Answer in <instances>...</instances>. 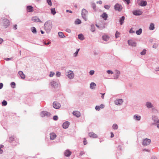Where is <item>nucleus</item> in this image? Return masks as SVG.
I'll use <instances>...</instances> for the list:
<instances>
[{
	"instance_id": "nucleus-41",
	"label": "nucleus",
	"mask_w": 159,
	"mask_h": 159,
	"mask_svg": "<svg viewBox=\"0 0 159 159\" xmlns=\"http://www.w3.org/2000/svg\"><path fill=\"white\" fill-rule=\"evenodd\" d=\"M4 146L3 145H0V153L2 154L3 152V151L2 150L1 148H3Z\"/></svg>"
},
{
	"instance_id": "nucleus-28",
	"label": "nucleus",
	"mask_w": 159,
	"mask_h": 159,
	"mask_svg": "<svg viewBox=\"0 0 159 159\" xmlns=\"http://www.w3.org/2000/svg\"><path fill=\"white\" fill-rule=\"evenodd\" d=\"M152 119L156 123H159V119L157 120V116H152Z\"/></svg>"
},
{
	"instance_id": "nucleus-61",
	"label": "nucleus",
	"mask_w": 159,
	"mask_h": 159,
	"mask_svg": "<svg viewBox=\"0 0 159 159\" xmlns=\"http://www.w3.org/2000/svg\"><path fill=\"white\" fill-rule=\"evenodd\" d=\"M66 12H69L70 13H72V12L71 11H70L69 10H66Z\"/></svg>"
},
{
	"instance_id": "nucleus-27",
	"label": "nucleus",
	"mask_w": 159,
	"mask_h": 159,
	"mask_svg": "<svg viewBox=\"0 0 159 159\" xmlns=\"http://www.w3.org/2000/svg\"><path fill=\"white\" fill-rule=\"evenodd\" d=\"M155 28L154 25L153 23H151L150 25L149 29L150 30H153Z\"/></svg>"
},
{
	"instance_id": "nucleus-32",
	"label": "nucleus",
	"mask_w": 159,
	"mask_h": 159,
	"mask_svg": "<svg viewBox=\"0 0 159 159\" xmlns=\"http://www.w3.org/2000/svg\"><path fill=\"white\" fill-rule=\"evenodd\" d=\"M58 34L60 37L61 38H63L65 37V36L63 33L61 32H59L58 33Z\"/></svg>"
},
{
	"instance_id": "nucleus-52",
	"label": "nucleus",
	"mask_w": 159,
	"mask_h": 159,
	"mask_svg": "<svg viewBox=\"0 0 159 159\" xmlns=\"http://www.w3.org/2000/svg\"><path fill=\"white\" fill-rule=\"evenodd\" d=\"M94 71L93 70H91L90 71L89 73L91 75H92L94 74Z\"/></svg>"
},
{
	"instance_id": "nucleus-62",
	"label": "nucleus",
	"mask_w": 159,
	"mask_h": 159,
	"mask_svg": "<svg viewBox=\"0 0 159 159\" xmlns=\"http://www.w3.org/2000/svg\"><path fill=\"white\" fill-rule=\"evenodd\" d=\"M3 41V40L2 39L0 38V44L2 43Z\"/></svg>"
},
{
	"instance_id": "nucleus-58",
	"label": "nucleus",
	"mask_w": 159,
	"mask_h": 159,
	"mask_svg": "<svg viewBox=\"0 0 159 159\" xmlns=\"http://www.w3.org/2000/svg\"><path fill=\"white\" fill-rule=\"evenodd\" d=\"M3 86V84L2 83H0V89H1Z\"/></svg>"
},
{
	"instance_id": "nucleus-23",
	"label": "nucleus",
	"mask_w": 159,
	"mask_h": 159,
	"mask_svg": "<svg viewBox=\"0 0 159 159\" xmlns=\"http://www.w3.org/2000/svg\"><path fill=\"white\" fill-rule=\"evenodd\" d=\"M41 116L43 117L45 116H48L50 115V114L46 111H43L41 113Z\"/></svg>"
},
{
	"instance_id": "nucleus-29",
	"label": "nucleus",
	"mask_w": 159,
	"mask_h": 159,
	"mask_svg": "<svg viewBox=\"0 0 159 159\" xmlns=\"http://www.w3.org/2000/svg\"><path fill=\"white\" fill-rule=\"evenodd\" d=\"M134 117L136 120H140L141 117L140 116H138L135 115L134 116Z\"/></svg>"
},
{
	"instance_id": "nucleus-51",
	"label": "nucleus",
	"mask_w": 159,
	"mask_h": 159,
	"mask_svg": "<svg viewBox=\"0 0 159 159\" xmlns=\"http://www.w3.org/2000/svg\"><path fill=\"white\" fill-rule=\"evenodd\" d=\"M84 145H86L87 144V141L85 138L84 139Z\"/></svg>"
},
{
	"instance_id": "nucleus-43",
	"label": "nucleus",
	"mask_w": 159,
	"mask_h": 159,
	"mask_svg": "<svg viewBox=\"0 0 159 159\" xmlns=\"http://www.w3.org/2000/svg\"><path fill=\"white\" fill-rule=\"evenodd\" d=\"M47 1L49 5L50 6H52V3L51 0H47Z\"/></svg>"
},
{
	"instance_id": "nucleus-4",
	"label": "nucleus",
	"mask_w": 159,
	"mask_h": 159,
	"mask_svg": "<svg viewBox=\"0 0 159 159\" xmlns=\"http://www.w3.org/2000/svg\"><path fill=\"white\" fill-rule=\"evenodd\" d=\"M114 8L116 10L120 11L122 9V7L121 5L116 3L114 6Z\"/></svg>"
},
{
	"instance_id": "nucleus-31",
	"label": "nucleus",
	"mask_w": 159,
	"mask_h": 159,
	"mask_svg": "<svg viewBox=\"0 0 159 159\" xmlns=\"http://www.w3.org/2000/svg\"><path fill=\"white\" fill-rule=\"evenodd\" d=\"M78 38L81 40H83L84 39V36L82 34H80L78 35Z\"/></svg>"
},
{
	"instance_id": "nucleus-24",
	"label": "nucleus",
	"mask_w": 159,
	"mask_h": 159,
	"mask_svg": "<svg viewBox=\"0 0 159 159\" xmlns=\"http://www.w3.org/2000/svg\"><path fill=\"white\" fill-rule=\"evenodd\" d=\"M110 38V37L107 35H104L102 36V39L103 40L105 41L108 40Z\"/></svg>"
},
{
	"instance_id": "nucleus-36",
	"label": "nucleus",
	"mask_w": 159,
	"mask_h": 159,
	"mask_svg": "<svg viewBox=\"0 0 159 159\" xmlns=\"http://www.w3.org/2000/svg\"><path fill=\"white\" fill-rule=\"evenodd\" d=\"M75 22L76 24H79L81 23V22L80 20L78 19L75 21Z\"/></svg>"
},
{
	"instance_id": "nucleus-42",
	"label": "nucleus",
	"mask_w": 159,
	"mask_h": 159,
	"mask_svg": "<svg viewBox=\"0 0 159 159\" xmlns=\"http://www.w3.org/2000/svg\"><path fill=\"white\" fill-rule=\"evenodd\" d=\"M91 30L92 32H94L95 31V28L93 25H91Z\"/></svg>"
},
{
	"instance_id": "nucleus-39",
	"label": "nucleus",
	"mask_w": 159,
	"mask_h": 159,
	"mask_svg": "<svg viewBox=\"0 0 159 159\" xmlns=\"http://www.w3.org/2000/svg\"><path fill=\"white\" fill-rule=\"evenodd\" d=\"M7 104V102L6 101L4 100L2 102V105L3 106H5Z\"/></svg>"
},
{
	"instance_id": "nucleus-48",
	"label": "nucleus",
	"mask_w": 159,
	"mask_h": 159,
	"mask_svg": "<svg viewBox=\"0 0 159 159\" xmlns=\"http://www.w3.org/2000/svg\"><path fill=\"white\" fill-rule=\"evenodd\" d=\"M79 50H80V49H77V50L76 52L74 54H75V57H76L77 56Z\"/></svg>"
},
{
	"instance_id": "nucleus-1",
	"label": "nucleus",
	"mask_w": 159,
	"mask_h": 159,
	"mask_svg": "<svg viewBox=\"0 0 159 159\" xmlns=\"http://www.w3.org/2000/svg\"><path fill=\"white\" fill-rule=\"evenodd\" d=\"M52 27V24L50 21H48L45 23L44 28L47 32H49Z\"/></svg>"
},
{
	"instance_id": "nucleus-34",
	"label": "nucleus",
	"mask_w": 159,
	"mask_h": 159,
	"mask_svg": "<svg viewBox=\"0 0 159 159\" xmlns=\"http://www.w3.org/2000/svg\"><path fill=\"white\" fill-rule=\"evenodd\" d=\"M146 106L150 108L152 107V104L150 102H147L146 103Z\"/></svg>"
},
{
	"instance_id": "nucleus-18",
	"label": "nucleus",
	"mask_w": 159,
	"mask_h": 159,
	"mask_svg": "<svg viewBox=\"0 0 159 159\" xmlns=\"http://www.w3.org/2000/svg\"><path fill=\"white\" fill-rule=\"evenodd\" d=\"M56 135L54 133H52L50 134V139L51 140H53L56 138Z\"/></svg>"
},
{
	"instance_id": "nucleus-3",
	"label": "nucleus",
	"mask_w": 159,
	"mask_h": 159,
	"mask_svg": "<svg viewBox=\"0 0 159 159\" xmlns=\"http://www.w3.org/2000/svg\"><path fill=\"white\" fill-rule=\"evenodd\" d=\"M88 14V12L86 10L83 9L82 11V16L83 18L85 20H87V15Z\"/></svg>"
},
{
	"instance_id": "nucleus-7",
	"label": "nucleus",
	"mask_w": 159,
	"mask_h": 159,
	"mask_svg": "<svg viewBox=\"0 0 159 159\" xmlns=\"http://www.w3.org/2000/svg\"><path fill=\"white\" fill-rule=\"evenodd\" d=\"M129 45L132 47H135L136 45V43L132 40H129L128 41Z\"/></svg>"
},
{
	"instance_id": "nucleus-17",
	"label": "nucleus",
	"mask_w": 159,
	"mask_h": 159,
	"mask_svg": "<svg viewBox=\"0 0 159 159\" xmlns=\"http://www.w3.org/2000/svg\"><path fill=\"white\" fill-rule=\"evenodd\" d=\"M27 11L29 12H33L34 11L33 8L31 6H28L27 7Z\"/></svg>"
},
{
	"instance_id": "nucleus-53",
	"label": "nucleus",
	"mask_w": 159,
	"mask_h": 159,
	"mask_svg": "<svg viewBox=\"0 0 159 159\" xmlns=\"http://www.w3.org/2000/svg\"><path fill=\"white\" fill-rule=\"evenodd\" d=\"M123 0L124 2H126L128 4H129L130 2V0Z\"/></svg>"
},
{
	"instance_id": "nucleus-54",
	"label": "nucleus",
	"mask_w": 159,
	"mask_h": 159,
	"mask_svg": "<svg viewBox=\"0 0 159 159\" xmlns=\"http://www.w3.org/2000/svg\"><path fill=\"white\" fill-rule=\"evenodd\" d=\"M53 118L54 120H57L58 119V117L56 116H53Z\"/></svg>"
},
{
	"instance_id": "nucleus-56",
	"label": "nucleus",
	"mask_w": 159,
	"mask_h": 159,
	"mask_svg": "<svg viewBox=\"0 0 159 159\" xmlns=\"http://www.w3.org/2000/svg\"><path fill=\"white\" fill-rule=\"evenodd\" d=\"M157 47V45L156 44H154L153 46V47L154 48H156Z\"/></svg>"
},
{
	"instance_id": "nucleus-35",
	"label": "nucleus",
	"mask_w": 159,
	"mask_h": 159,
	"mask_svg": "<svg viewBox=\"0 0 159 159\" xmlns=\"http://www.w3.org/2000/svg\"><path fill=\"white\" fill-rule=\"evenodd\" d=\"M51 13L53 15H54L56 13V12L55 11V10L54 8H52L51 9Z\"/></svg>"
},
{
	"instance_id": "nucleus-22",
	"label": "nucleus",
	"mask_w": 159,
	"mask_h": 159,
	"mask_svg": "<svg viewBox=\"0 0 159 159\" xmlns=\"http://www.w3.org/2000/svg\"><path fill=\"white\" fill-rule=\"evenodd\" d=\"M18 74L22 79H25V75L24 74L23 72L22 71H19Z\"/></svg>"
},
{
	"instance_id": "nucleus-46",
	"label": "nucleus",
	"mask_w": 159,
	"mask_h": 159,
	"mask_svg": "<svg viewBox=\"0 0 159 159\" xmlns=\"http://www.w3.org/2000/svg\"><path fill=\"white\" fill-rule=\"evenodd\" d=\"M61 75V73L59 72H57L56 75V76L57 77H60Z\"/></svg>"
},
{
	"instance_id": "nucleus-45",
	"label": "nucleus",
	"mask_w": 159,
	"mask_h": 159,
	"mask_svg": "<svg viewBox=\"0 0 159 159\" xmlns=\"http://www.w3.org/2000/svg\"><path fill=\"white\" fill-rule=\"evenodd\" d=\"M146 49H143V51L141 52V54L142 55H145L146 53Z\"/></svg>"
},
{
	"instance_id": "nucleus-15",
	"label": "nucleus",
	"mask_w": 159,
	"mask_h": 159,
	"mask_svg": "<svg viewBox=\"0 0 159 159\" xmlns=\"http://www.w3.org/2000/svg\"><path fill=\"white\" fill-rule=\"evenodd\" d=\"M104 105L102 104H101L100 106H96L95 107V109L97 111H99L101 109L104 108Z\"/></svg>"
},
{
	"instance_id": "nucleus-6",
	"label": "nucleus",
	"mask_w": 159,
	"mask_h": 159,
	"mask_svg": "<svg viewBox=\"0 0 159 159\" xmlns=\"http://www.w3.org/2000/svg\"><path fill=\"white\" fill-rule=\"evenodd\" d=\"M53 106L54 108L58 109L59 108L61 107L60 104L57 102H54L53 103Z\"/></svg>"
},
{
	"instance_id": "nucleus-63",
	"label": "nucleus",
	"mask_w": 159,
	"mask_h": 159,
	"mask_svg": "<svg viewBox=\"0 0 159 159\" xmlns=\"http://www.w3.org/2000/svg\"><path fill=\"white\" fill-rule=\"evenodd\" d=\"M14 28L15 30H16L17 29V25H14Z\"/></svg>"
},
{
	"instance_id": "nucleus-33",
	"label": "nucleus",
	"mask_w": 159,
	"mask_h": 159,
	"mask_svg": "<svg viewBox=\"0 0 159 159\" xmlns=\"http://www.w3.org/2000/svg\"><path fill=\"white\" fill-rule=\"evenodd\" d=\"M112 128L114 129H117L118 128V126L116 124H114L112 126Z\"/></svg>"
},
{
	"instance_id": "nucleus-13",
	"label": "nucleus",
	"mask_w": 159,
	"mask_h": 159,
	"mask_svg": "<svg viewBox=\"0 0 159 159\" xmlns=\"http://www.w3.org/2000/svg\"><path fill=\"white\" fill-rule=\"evenodd\" d=\"M123 102V101L121 99H118L115 100V103L116 105H120Z\"/></svg>"
},
{
	"instance_id": "nucleus-5",
	"label": "nucleus",
	"mask_w": 159,
	"mask_h": 159,
	"mask_svg": "<svg viewBox=\"0 0 159 159\" xmlns=\"http://www.w3.org/2000/svg\"><path fill=\"white\" fill-rule=\"evenodd\" d=\"M151 142V140L150 139L146 138L143 140V144L144 145L147 146Z\"/></svg>"
},
{
	"instance_id": "nucleus-59",
	"label": "nucleus",
	"mask_w": 159,
	"mask_h": 159,
	"mask_svg": "<svg viewBox=\"0 0 159 159\" xmlns=\"http://www.w3.org/2000/svg\"><path fill=\"white\" fill-rule=\"evenodd\" d=\"M111 138H113V137H114V134H113V133L112 132H111Z\"/></svg>"
},
{
	"instance_id": "nucleus-60",
	"label": "nucleus",
	"mask_w": 159,
	"mask_h": 159,
	"mask_svg": "<svg viewBox=\"0 0 159 159\" xmlns=\"http://www.w3.org/2000/svg\"><path fill=\"white\" fill-rule=\"evenodd\" d=\"M66 32H68V33H70V32H71L70 30V29H66Z\"/></svg>"
},
{
	"instance_id": "nucleus-47",
	"label": "nucleus",
	"mask_w": 159,
	"mask_h": 159,
	"mask_svg": "<svg viewBox=\"0 0 159 159\" xmlns=\"http://www.w3.org/2000/svg\"><path fill=\"white\" fill-rule=\"evenodd\" d=\"M54 74L55 73L54 72H51L49 75V76L50 77H52L54 75Z\"/></svg>"
},
{
	"instance_id": "nucleus-9",
	"label": "nucleus",
	"mask_w": 159,
	"mask_h": 159,
	"mask_svg": "<svg viewBox=\"0 0 159 159\" xmlns=\"http://www.w3.org/2000/svg\"><path fill=\"white\" fill-rule=\"evenodd\" d=\"M71 152L69 150H66L64 152V155L66 157H69L71 154Z\"/></svg>"
},
{
	"instance_id": "nucleus-55",
	"label": "nucleus",
	"mask_w": 159,
	"mask_h": 159,
	"mask_svg": "<svg viewBox=\"0 0 159 159\" xmlns=\"http://www.w3.org/2000/svg\"><path fill=\"white\" fill-rule=\"evenodd\" d=\"M12 58H5V60L6 61H8V60H10L12 59Z\"/></svg>"
},
{
	"instance_id": "nucleus-19",
	"label": "nucleus",
	"mask_w": 159,
	"mask_h": 159,
	"mask_svg": "<svg viewBox=\"0 0 159 159\" xmlns=\"http://www.w3.org/2000/svg\"><path fill=\"white\" fill-rule=\"evenodd\" d=\"M147 3V2L146 1L141 0L139 4L141 6H145L146 5Z\"/></svg>"
},
{
	"instance_id": "nucleus-21",
	"label": "nucleus",
	"mask_w": 159,
	"mask_h": 159,
	"mask_svg": "<svg viewBox=\"0 0 159 159\" xmlns=\"http://www.w3.org/2000/svg\"><path fill=\"white\" fill-rule=\"evenodd\" d=\"M101 17L104 20H107L108 16L107 14L106 13L104 12L101 16Z\"/></svg>"
},
{
	"instance_id": "nucleus-57",
	"label": "nucleus",
	"mask_w": 159,
	"mask_h": 159,
	"mask_svg": "<svg viewBox=\"0 0 159 159\" xmlns=\"http://www.w3.org/2000/svg\"><path fill=\"white\" fill-rule=\"evenodd\" d=\"M129 32L130 33H134V31L132 29H131L129 31Z\"/></svg>"
},
{
	"instance_id": "nucleus-38",
	"label": "nucleus",
	"mask_w": 159,
	"mask_h": 159,
	"mask_svg": "<svg viewBox=\"0 0 159 159\" xmlns=\"http://www.w3.org/2000/svg\"><path fill=\"white\" fill-rule=\"evenodd\" d=\"M120 33L117 31H116L115 34V37L116 38L119 37Z\"/></svg>"
},
{
	"instance_id": "nucleus-10",
	"label": "nucleus",
	"mask_w": 159,
	"mask_h": 159,
	"mask_svg": "<svg viewBox=\"0 0 159 159\" xmlns=\"http://www.w3.org/2000/svg\"><path fill=\"white\" fill-rule=\"evenodd\" d=\"M32 20L36 22H41V21L37 16H34L32 18Z\"/></svg>"
},
{
	"instance_id": "nucleus-25",
	"label": "nucleus",
	"mask_w": 159,
	"mask_h": 159,
	"mask_svg": "<svg viewBox=\"0 0 159 159\" xmlns=\"http://www.w3.org/2000/svg\"><path fill=\"white\" fill-rule=\"evenodd\" d=\"M96 85L95 83L92 82L90 84V88L91 89H95Z\"/></svg>"
},
{
	"instance_id": "nucleus-12",
	"label": "nucleus",
	"mask_w": 159,
	"mask_h": 159,
	"mask_svg": "<svg viewBox=\"0 0 159 159\" xmlns=\"http://www.w3.org/2000/svg\"><path fill=\"white\" fill-rule=\"evenodd\" d=\"M115 74L114 75V78L115 79H117L118 78L120 74V72L118 70H115Z\"/></svg>"
},
{
	"instance_id": "nucleus-44",
	"label": "nucleus",
	"mask_w": 159,
	"mask_h": 159,
	"mask_svg": "<svg viewBox=\"0 0 159 159\" xmlns=\"http://www.w3.org/2000/svg\"><path fill=\"white\" fill-rule=\"evenodd\" d=\"M14 138L12 137L9 138V141L10 142H12L14 141Z\"/></svg>"
},
{
	"instance_id": "nucleus-30",
	"label": "nucleus",
	"mask_w": 159,
	"mask_h": 159,
	"mask_svg": "<svg viewBox=\"0 0 159 159\" xmlns=\"http://www.w3.org/2000/svg\"><path fill=\"white\" fill-rule=\"evenodd\" d=\"M142 29H140L139 30L136 31V33L138 35H140L142 33Z\"/></svg>"
},
{
	"instance_id": "nucleus-2",
	"label": "nucleus",
	"mask_w": 159,
	"mask_h": 159,
	"mask_svg": "<svg viewBox=\"0 0 159 159\" xmlns=\"http://www.w3.org/2000/svg\"><path fill=\"white\" fill-rule=\"evenodd\" d=\"M2 23V25L5 28H7L10 24L9 20L6 18L3 19Z\"/></svg>"
},
{
	"instance_id": "nucleus-50",
	"label": "nucleus",
	"mask_w": 159,
	"mask_h": 159,
	"mask_svg": "<svg viewBox=\"0 0 159 159\" xmlns=\"http://www.w3.org/2000/svg\"><path fill=\"white\" fill-rule=\"evenodd\" d=\"M104 7L107 9H109L110 8V6L107 5H106L104 6Z\"/></svg>"
},
{
	"instance_id": "nucleus-14",
	"label": "nucleus",
	"mask_w": 159,
	"mask_h": 159,
	"mask_svg": "<svg viewBox=\"0 0 159 159\" xmlns=\"http://www.w3.org/2000/svg\"><path fill=\"white\" fill-rule=\"evenodd\" d=\"M89 137L93 138H95L97 137V135L93 132H90L89 134Z\"/></svg>"
},
{
	"instance_id": "nucleus-40",
	"label": "nucleus",
	"mask_w": 159,
	"mask_h": 159,
	"mask_svg": "<svg viewBox=\"0 0 159 159\" xmlns=\"http://www.w3.org/2000/svg\"><path fill=\"white\" fill-rule=\"evenodd\" d=\"M11 87L12 88H15L16 84H15V82H12L11 83Z\"/></svg>"
},
{
	"instance_id": "nucleus-16",
	"label": "nucleus",
	"mask_w": 159,
	"mask_h": 159,
	"mask_svg": "<svg viewBox=\"0 0 159 159\" xmlns=\"http://www.w3.org/2000/svg\"><path fill=\"white\" fill-rule=\"evenodd\" d=\"M73 114L77 117H79L80 116V112L78 111H75L73 112Z\"/></svg>"
},
{
	"instance_id": "nucleus-20",
	"label": "nucleus",
	"mask_w": 159,
	"mask_h": 159,
	"mask_svg": "<svg viewBox=\"0 0 159 159\" xmlns=\"http://www.w3.org/2000/svg\"><path fill=\"white\" fill-rule=\"evenodd\" d=\"M70 125L69 123L67 121H66L63 123V127L64 129L67 128Z\"/></svg>"
},
{
	"instance_id": "nucleus-49",
	"label": "nucleus",
	"mask_w": 159,
	"mask_h": 159,
	"mask_svg": "<svg viewBox=\"0 0 159 159\" xmlns=\"http://www.w3.org/2000/svg\"><path fill=\"white\" fill-rule=\"evenodd\" d=\"M107 73L108 74H112L113 73V72L111 71V70H107Z\"/></svg>"
},
{
	"instance_id": "nucleus-11",
	"label": "nucleus",
	"mask_w": 159,
	"mask_h": 159,
	"mask_svg": "<svg viewBox=\"0 0 159 159\" xmlns=\"http://www.w3.org/2000/svg\"><path fill=\"white\" fill-rule=\"evenodd\" d=\"M142 13V11L140 10L135 11L133 12L134 15L136 16L141 15Z\"/></svg>"
},
{
	"instance_id": "nucleus-8",
	"label": "nucleus",
	"mask_w": 159,
	"mask_h": 159,
	"mask_svg": "<svg viewBox=\"0 0 159 159\" xmlns=\"http://www.w3.org/2000/svg\"><path fill=\"white\" fill-rule=\"evenodd\" d=\"M67 76L68 77L71 79L73 78L74 77V73L72 71L70 70L68 73Z\"/></svg>"
},
{
	"instance_id": "nucleus-64",
	"label": "nucleus",
	"mask_w": 159,
	"mask_h": 159,
	"mask_svg": "<svg viewBox=\"0 0 159 159\" xmlns=\"http://www.w3.org/2000/svg\"><path fill=\"white\" fill-rule=\"evenodd\" d=\"M98 3L100 4H101L102 3V1H99L98 2Z\"/></svg>"
},
{
	"instance_id": "nucleus-26",
	"label": "nucleus",
	"mask_w": 159,
	"mask_h": 159,
	"mask_svg": "<svg viewBox=\"0 0 159 159\" xmlns=\"http://www.w3.org/2000/svg\"><path fill=\"white\" fill-rule=\"evenodd\" d=\"M125 17L124 16H122L120 20V25L123 24L124 20Z\"/></svg>"
},
{
	"instance_id": "nucleus-37",
	"label": "nucleus",
	"mask_w": 159,
	"mask_h": 159,
	"mask_svg": "<svg viewBox=\"0 0 159 159\" xmlns=\"http://www.w3.org/2000/svg\"><path fill=\"white\" fill-rule=\"evenodd\" d=\"M31 29H32V31L33 33H35L36 32V29L34 27H32Z\"/></svg>"
}]
</instances>
